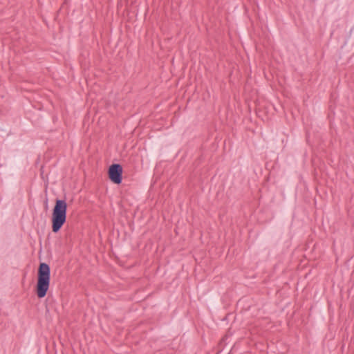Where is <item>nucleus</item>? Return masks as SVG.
Listing matches in <instances>:
<instances>
[{
  "mask_svg": "<svg viewBox=\"0 0 354 354\" xmlns=\"http://www.w3.org/2000/svg\"><path fill=\"white\" fill-rule=\"evenodd\" d=\"M67 203L65 200L56 199L52 213V231L57 233L66 221Z\"/></svg>",
  "mask_w": 354,
  "mask_h": 354,
  "instance_id": "nucleus-2",
  "label": "nucleus"
},
{
  "mask_svg": "<svg viewBox=\"0 0 354 354\" xmlns=\"http://www.w3.org/2000/svg\"><path fill=\"white\" fill-rule=\"evenodd\" d=\"M108 174L111 182L120 184L122 180V167L120 164H112L109 168Z\"/></svg>",
  "mask_w": 354,
  "mask_h": 354,
  "instance_id": "nucleus-3",
  "label": "nucleus"
},
{
  "mask_svg": "<svg viewBox=\"0 0 354 354\" xmlns=\"http://www.w3.org/2000/svg\"><path fill=\"white\" fill-rule=\"evenodd\" d=\"M50 268L46 263H40L37 270L36 294L39 298H44L49 289Z\"/></svg>",
  "mask_w": 354,
  "mask_h": 354,
  "instance_id": "nucleus-1",
  "label": "nucleus"
}]
</instances>
